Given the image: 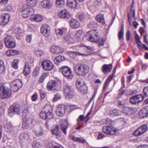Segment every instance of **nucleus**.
<instances>
[{
	"label": "nucleus",
	"instance_id": "nucleus-39",
	"mask_svg": "<svg viewBox=\"0 0 148 148\" xmlns=\"http://www.w3.org/2000/svg\"><path fill=\"white\" fill-rule=\"evenodd\" d=\"M119 97H117L116 99V101L117 102L119 106L121 108L124 107L125 104V103L124 101L120 100Z\"/></svg>",
	"mask_w": 148,
	"mask_h": 148
},
{
	"label": "nucleus",
	"instance_id": "nucleus-41",
	"mask_svg": "<svg viewBox=\"0 0 148 148\" xmlns=\"http://www.w3.org/2000/svg\"><path fill=\"white\" fill-rule=\"evenodd\" d=\"M5 71V67L3 61L0 60V74L2 73Z\"/></svg>",
	"mask_w": 148,
	"mask_h": 148
},
{
	"label": "nucleus",
	"instance_id": "nucleus-10",
	"mask_svg": "<svg viewBox=\"0 0 148 148\" xmlns=\"http://www.w3.org/2000/svg\"><path fill=\"white\" fill-rule=\"evenodd\" d=\"M41 65L45 70L48 71L51 70L53 67L52 62L48 60H43L41 63Z\"/></svg>",
	"mask_w": 148,
	"mask_h": 148
},
{
	"label": "nucleus",
	"instance_id": "nucleus-47",
	"mask_svg": "<svg viewBox=\"0 0 148 148\" xmlns=\"http://www.w3.org/2000/svg\"><path fill=\"white\" fill-rule=\"evenodd\" d=\"M33 122V120L31 118H29L28 117H25L24 119L23 122L27 124H29V125H31Z\"/></svg>",
	"mask_w": 148,
	"mask_h": 148
},
{
	"label": "nucleus",
	"instance_id": "nucleus-58",
	"mask_svg": "<svg viewBox=\"0 0 148 148\" xmlns=\"http://www.w3.org/2000/svg\"><path fill=\"white\" fill-rule=\"evenodd\" d=\"M64 3V0H56V4L57 6H60L62 5H63Z\"/></svg>",
	"mask_w": 148,
	"mask_h": 148
},
{
	"label": "nucleus",
	"instance_id": "nucleus-20",
	"mask_svg": "<svg viewBox=\"0 0 148 148\" xmlns=\"http://www.w3.org/2000/svg\"><path fill=\"white\" fill-rule=\"evenodd\" d=\"M58 16L61 18L69 19L70 17V15L66 10H61L58 13Z\"/></svg>",
	"mask_w": 148,
	"mask_h": 148
},
{
	"label": "nucleus",
	"instance_id": "nucleus-1",
	"mask_svg": "<svg viewBox=\"0 0 148 148\" xmlns=\"http://www.w3.org/2000/svg\"><path fill=\"white\" fill-rule=\"evenodd\" d=\"M96 29H93L87 32L86 36L87 39L91 42H95L99 47L102 45V39L100 38L98 39V37L100 36L101 31L96 32Z\"/></svg>",
	"mask_w": 148,
	"mask_h": 148
},
{
	"label": "nucleus",
	"instance_id": "nucleus-52",
	"mask_svg": "<svg viewBox=\"0 0 148 148\" xmlns=\"http://www.w3.org/2000/svg\"><path fill=\"white\" fill-rule=\"evenodd\" d=\"M61 98V96L60 94L58 93H57L56 94L53 99L52 101L53 102H55L56 101L60 99Z\"/></svg>",
	"mask_w": 148,
	"mask_h": 148
},
{
	"label": "nucleus",
	"instance_id": "nucleus-6",
	"mask_svg": "<svg viewBox=\"0 0 148 148\" xmlns=\"http://www.w3.org/2000/svg\"><path fill=\"white\" fill-rule=\"evenodd\" d=\"M5 43L8 48H14L15 47L16 43L13 40V38L9 35H7L5 38Z\"/></svg>",
	"mask_w": 148,
	"mask_h": 148
},
{
	"label": "nucleus",
	"instance_id": "nucleus-14",
	"mask_svg": "<svg viewBox=\"0 0 148 148\" xmlns=\"http://www.w3.org/2000/svg\"><path fill=\"white\" fill-rule=\"evenodd\" d=\"M10 18V16L7 13L1 15L0 17V23L1 25H4L8 23Z\"/></svg>",
	"mask_w": 148,
	"mask_h": 148
},
{
	"label": "nucleus",
	"instance_id": "nucleus-25",
	"mask_svg": "<svg viewBox=\"0 0 148 148\" xmlns=\"http://www.w3.org/2000/svg\"><path fill=\"white\" fill-rule=\"evenodd\" d=\"M40 3L41 6L45 8L49 9L52 6L51 3L48 0H44L41 1Z\"/></svg>",
	"mask_w": 148,
	"mask_h": 148
},
{
	"label": "nucleus",
	"instance_id": "nucleus-33",
	"mask_svg": "<svg viewBox=\"0 0 148 148\" xmlns=\"http://www.w3.org/2000/svg\"><path fill=\"white\" fill-rule=\"evenodd\" d=\"M84 34L83 31L81 30H78L76 33V39L78 41H80L83 38Z\"/></svg>",
	"mask_w": 148,
	"mask_h": 148
},
{
	"label": "nucleus",
	"instance_id": "nucleus-46",
	"mask_svg": "<svg viewBox=\"0 0 148 148\" xmlns=\"http://www.w3.org/2000/svg\"><path fill=\"white\" fill-rule=\"evenodd\" d=\"M97 26V24L93 21H90L88 25V27L90 28L95 27Z\"/></svg>",
	"mask_w": 148,
	"mask_h": 148
},
{
	"label": "nucleus",
	"instance_id": "nucleus-62",
	"mask_svg": "<svg viewBox=\"0 0 148 148\" xmlns=\"http://www.w3.org/2000/svg\"><path fill=\"white\" fill-rule=\"evenodd\" d=\"M112 123V121L109 118H107L105 120L106 124L107 125H111Z\"/></svg>",
	"mask_w": 148,
	"mask_h": 148
},
{
	"label": "nucleus",
	"instance_id": "nucleus-16",
	"mask_svg": "<svg viewBox=\"0 0 148 148\" xmlns=\"http://www.w3.org/2000/svg\"><path fill=\"white\" fill-rule=\"evenodd\" d=\"M66 107L63 105L58 106L56 110V114L59 116H62L65 112Z\"/></svg>",
	"mask_w": 148,
	"mask_h": 148
},
{
	"label": "nucleus",
	"instance_id": "nucleus-7",
	"mask_svg": "<svg viewBox=\"0 0 148 148\" xmlns=\"http://www.w3.org/2000/svg\"><path fill=\"white\" fill-rule=\"evenodd\" d=\"M102 131L107 134L112 135H116L117 134V130L112 126H103Z\"/></svg>",
	"mask_w": 148,
	"mask_h": 148
},
{
	"label": "nucleus",
	"instance_id": "nucleus-30",
	"mask_svg": "<svg viewBox=\"0 0 148 148\" xmlns=\"http://www.w3.org/2000/svg\"><path fill=\"white\" fill-rule=\"evenodd\" d=\"M70 26L72 28H77L80 26L79 21L75 19L71 20L70 22Z\"/></svg>",
	"mask_w": 148,
	"mask_h": 148
},
{
	"label": "nucleus",
	"instance_id": "nucleus-3",
	"mask_svg": "<svg viewBox=\"0 0 148 148\" xmlns=\"http://www.w3.org/2000/svg\"><path fill=\"white\" fill-rule=\"evenodd\" d=\"M12 95V91L8 88L4 86L0 87V98L2 99H7Z\"/></svg>",
	"mask_w": 148,
	"mask_h": 148
},
{
	"label": "nucleus",
	"instance_id": "nucleus-64",
	"mask_svg": "<svg viewBox=\"0 0 148 148\" xmlns=\"http://www.w3.org/2000/svg\"><path fill=\"white\" fill-rule=\"evenodd\" d=\"M79 20L81 21H83L85 19V17L84 14H81L79 15L78 17Z\"/></svg>",
	"mask_w": 148,
	"mask_h": 148
},
{
	"label": "nucleus",
	"instance_id": "nucleus-45",
	"mask_svg": "<svg viewBox=\"0 0 148 148\" xmlns=\"http://www.w3.org/2000/svg\"><path fill=\"white\" fill-rule=\"evenodd\" d=\"M56 34L58 36H61L63 34V30L62 28L57 29L55 30Z\"/></svg>",
	"mask_w": 148,
	"mask_h": 148
},
{
	"label": "nucleus",
	"instance_id": "nucleus-36",
	"mask_svg": "<svg viewBox=\"0 0 148 148\" xmlns=\"http://www.w3.org/2000/svg\"><path fill=\"white\" fill-rule=\"evenodd\" d=\"M64 58L63 56H59L56 57L54 60V63L56 64H58L64 60Z\"/></svg>",
	"mask_w": 148,
	"mask_h": 148
},
{
	"label": "nucleus",
	"instance_id": "nucleus-54",
	"mask_svg": "<svg viewBox=\"0 0 148 148\" xmlns=\"http://www.w3.org/2000/svg\"><path fill=\"white\" fill-rule=\"evenodd\" d=\"M13 31L16 34L21 33L22 32V30L18 27H16L14 29Z\"/></svg>",
	"mask_w": 148,
	"mask_h": 148
},
{
	"label": "nucleus",
	"instance_id": "nucleus-23",
	"mask_svg": "<svg viewBox=\"0 0 148 148\" xmlns=\"http://www.w3.org/2000/svg\"><path fill=\"white\" fill-rule=\"evenodd\" d=\"M116 69V66H115L114 70V73L112 74L111 75L109 76L103 86V90H105V89L108 86L110 82L114 76V74L115 73Z\"/></svg>",
	"mask_w": 148,
	"mask_h": 148
},
{
	"label": "nucleus",
	"instance_id": "nucleus-13",
	"mask_svg": "<svg viewBox=\"0 0 148 148\" xmlns=\"http://www.w3.org/2000/svg\"><path fill=\"white\" fill-rule=\"evenodd\" d=\"M40 116L43 119H50L53 118V114L51 111H42L40 112Z\"/></svg>",
	"mask_w": 148,
	"mask_h": 148
},
{
	"label": "nucleus",
	"instance_id": "nucleus-27",
	"mask_svg": "<svg viewBox=\"0 0 148 148\" xmlns=\"http://www.w3.org/2000/svg\"><path fill=\"white\" fill-rule=\"evenodd\" d=\"M112 67V64H111L108 65L105 64L102 66V71L104 73L110 72L111 70Z\"/></svg>",
	"mask_w": 148,
	"mask_h": 148
},
{
	"label": "nucleus",
	"instance_id": "nucleus-44",
	"mask_svg": "<svg viewBox=\"0 0 148 148\" xmlns=\"http://www.w3.org/2000/svg\"><path fill=\"white\" fill-rule=\"evenodd\" d=\"M32 145L34 148H40L41 146L39 142L36 141L33 142L32 143Z\"/></svg>",
	"mask_w": 148,
	"mask_h": 148
},
{
	"label": "nucleus",
	"instance_id": "nucleus-53",
	"mask_svg": "<svg viewBox=\"0 0 148 148\" xmlns=\"http://www.w3.org/2000/svg\"><path fill=\"white\" fill-rule=\"evenodd\" d=\"M124 31L122 29V30L120 31L118 34L119 38V40H121L122 38L123 39V40H124Z\"/></svg>",
	"mask_w": 148,
	"mask_h": 148
},
{
	"label": "nucleus",
	"instance_id": "nucleus-11",
	"mask_svg": "<svg viewBox=\"0 0 148 148\" xmlns=\"http://www.w3.org/2000/svg\"><path fill=\"white\" fill-rule=\"evenodd\" d=\"M50 28L48 25L45 24L41 26L40 32L45 37H48L50 35Z\"/></svg>",
	"mask_w": 148,
	"mask_h": 148
},
{
	"label": "nucleus",
	"instance_id": "nucleus-29",
	"mask_svg": "<svg viewBox=\"0 0 148 148\" xmlns=\"http://www.w3.org/2000/svg\"><path fill=\"white\" fill-rule=\"evenodd\" d=\"M84 80L81 78H78L76 82V85L77 89H79L81 86L85 85Z\"/></svg>",
	"mask_w": 148,
	"mask_h": 148
},
{
	"label": "nucleus",
	"instance_id": "nucleus-34",
	"mask_svg": "<svg viewBox=\"0 0 148 148\" xmlns=\"http://www.w3.org/2000/svg\"><path fill=\"white\" fill-rule=\"evenodd\" d=\"M51 133L56 136H59L60 134V131L59 129V127L58 125H56L54 128L52 129L51 130Z\"/></svg>",
	"mask_w": 148,
	"mask_h": 148
},
{
	"label": "nucleus",
	"instance_id": "nucleus-32",
	"mask_svg": "<svg viewBox=\"0 0 148 148\" xmlns=\"http://www.w3.org/2000/svg\"><path fill=\"white\" fill-rule=\"evenodd\" d=\"M30 71V66L28 63L25 64L24 67L23 73L25 75H27L29 74Z\"/></svg>",
	"mask_w": 148,
	"mask_h": 148
},
{
	"label": "nucleus",
	"instance_id": "nucleus-40",
	"mask_svg": "<svg viewBox=\"0 0 148 148\" xmlns=\"http://www.w3.org/2000/svg\"><path fill=\"white\" fill-rule=\"evenodd\" d=\"M4 128L8 132H10L12 129V126L10 123H7L5 124Z\"/></svg>",
	"mask_w": 148,
	"mask_h": 148
},
{
	"label": "nucleus",
	"instance_id": "nucleus-51",
	"mask_svg": "<svg viewBox=\"0 0 148 148\" xmlns=\"http://www.w3.org/2000/svg\"><path fill=\"white\" fill-rule=\"evenodd\" d=\"M40 70V69L39 68H36L33 71V76L35 77L37 76L39 73Z\"/></svg>",
	"mask_w": 148,
	"mask_h": 148
},
{
	"label": "nucleus",
	"instance_id": "nucleus-17",
	"mask_svg": "<svg viewBox=\"0 0 148 148\" xmlns=\"http://www.w3.org/2000/svg\"><path fill=\"white\" fill-rule=\"evenodd\" d=\"M64 51L63 48L58 46H53L51 48V52L56 54L61 53Z\"/></svg>",
	"mask_w": 148,
	"mask_h": 148
},
{
	"label": "nucleus",
	"instance_id": "nucleus-9",
	"mask_svg": "<svg viewBox=\"0 0 148 148\" xmlns=\"http://www.w3.org/2000/svg\"><path fill=\"white\" fill-rule=\"evenodd\" d=\"M22 86L21 81L18 79H15L10 84L11 88L14 91H16L19 88H21Z\"/></svg>",
	"mask_w": 148,
	"mask_h": 148
},
{
	"label": "nucleus",
	"instance_id": "nucleus-2",
	"mask_svg": "<svg viewBox=\"0 0 148 148\" xmlns=\"http://www.w3.org/2000/svg\"><path fill=\"white\" fill-rule=\"evenodd\" d=\"M74 70L77 75L84 76L88 73L89 67L84 64H73Z\"/></svg>",
	"mask_w": 148,
	"mask_h": 148
},
{
	"label": "nucleus",
	"instance_id": "nucleus-5",
	"mask_svg": "<svg viewBox=\"0 0 148 148\" xmlns=\"http://www.w3.org/2000/svg\"><path fill=\"white\" fill-rule=\"evenodd\" d=\"M60 71L66 78L71 79L73 77V72L71 69L67 66H64L60 69Z\"/></svg>",
	"mask_w": 148,
	"mask_h": 148
},
{
	"label": "nucleus",
	"instance_id": "nucleus-57",
	"mask_svg": "<svg viewBox=\"0 0 148 148\" xmlns=\"http://www.w3.org/2000/svg\"><path fill=\"white\" fill-rule=\"evenodd\" d=\"M137 100H138V103L141 102L144 99V98L143 96L140 95H137Z\"/></svg>",
	"mask_w": 148,
	"mask_h": 148
},
{
	"label": "nucleus",
	"instance_id": "nucleus-61",
	"mask_svg": "<svg viewBox=\"0 0 148 148\" xmlns=\"http://www.w3.org/2000/svg\"><path fill=\"white\" fill-rule=\"evenodd\" d=\"M32 35L29 34L26 36V40L27 42H31L32 38Z\"/></svg>",
	"mask_w": 148,
	"mask_h": 148
},
{
	"label": "nucleus",
	"instance_id": "nucleus-21",
	"mask_svg": "<svg viewBox=\"0 0 148 148\" xmlns=\"http://www.w3.org/2000/svg\"><path fill=\"white\" fill-rule=\"evenodd\" d=\"M122 110L124 114L127 115L133 114L134 113L133 108L126 107L124 108Z\"/></svg>",
	"mask_w": 148,
	"mask_h": 148
},
{
	"label": "nucleus",
	"instance_id": "nucleus-4",
	"mask_svg": "<svg viewBox=\"0 0 148 148\" xmlns=\"http://www.w3.org/2000/svg\"><path fill=\"white\" fill-rule=\"evenodd\" d=\"M63 89L65 97L68 99L72 98L74 94L71 86L67 84L64 83Z\"/></svg>",
	"mask_w": 148,
	"mask_h": 148
},
{
	"label": "nucleus",
	"instance_id": "nucleus-38",
	"mask_svg": "<svg viewBox=\"0 0 148 148\" xmlns=\"http://www.w3.org/2000/svg\"><path fill=\"white\" fill-rule=\"evenodd\" d=\"M63 40L66 43L69 44H73L74 42V39L70 36H66L64 38Z\"/></svg>",
	"mask_w": 148,
	"mask_h": 148
},
{
	"label": "nucleus",
	"instance_id": "nucleus-37",
	"mask_svg": "<svg viewBox=\"0 0 148 148\" xmlns=\"http://www.w3.org/2000/svg\"><path fill=\"white\" fill-rule=\"evenodd\" d=\"M46 148H64L62 145H55L52 143H49L47 145Z\"/></svg>",
	"mask_w": 148,
	"mask_h": 148
},
{
	"label": "nucleus",
	"instance_id": "nucleus-31",
	"mask_svg": "<svg viewBox=\"0 0 148 148\" xmlns=\"http://www.w3.org/2000/svg\"><path fill=\"white\" fill-rule=\"evenodd\" d=\"M121 111L118 110H110L109 112V115L112 116H119L121 115Z\"/></svg>",
	"mask_w": 148,
	"mask_h": 148
},
{
	"label": "nucleus",
	"instance_id": "nucleus-42",
	"mask_svg": "<svg viewBox=\"0 0 148 148\" xmlns=\"http://www.w3.org/2000/svg\"><path fill=\"white\" fill-rule=\"evenodd\" d=\"M79 89H78L80 92L83 93H87V88L85 84L83 86H82Z\"/></svg>",
	"mask_w": 148,
	"mask_h": 148
},
{
	"label": "nucleus",
	"instance_id": "nucleus-19",
	"mask_svg": "<svg viewBox=\"0 0 148 148\" xmlns=\"http://www.w3.org/2000/svg\"><path fill=\"white\" fill-rule=\"evenodd\" d=\"M69 126V123L66 120H64L60 125V129L63 133L66 135L67 134L66 130Z\"/></svg>",
	"mask_w": 148,
	"mask_h": 148
},
{
	"label": "nucleus",
	"instance_id": "nucleus-56",
	"mask_svg": "<svg viewBox=\"0 0 148 148\" xmlns=\"http://www.w3.org/2000/svg\"><path fill=\"white\" fill-rule=\"evenodd\" d=\"M143 93L144 95L148 97V86L144 88L143 90Z\"/></svg>",
	"mask_w": 148,
	"mask_h": 148
},
{
	"label": "nucleus",
	"instance_id": "nucleus-55",
	"mask_svg": "<svg viewBox=\"0 0 148 148\" xmlns=\"http://www.w3.org/2000/svg\"><path fill=\"white\" fill-rule=\"evenodd\" d=\"M40 96L41 99H43L46 95L45 91L42 90H40Z\"/></svg>",
	"mask_w": 148,
	"mask_h": 148
},
{
	"label": "nucleus",
	"instance_id": "nucleus-18",
	"mask_svg": "<svg viewBox=\"0 0 148 148\" xmlns=\"http://www.w3.org/2000/svg\"><path fill=\"white\" fill-rule=\"evenodd\" d=\"M148 115V107L143 108L139 112V116L140 118L146 117Z\"/></svg>",
	"mask_w": 148,
	"mask_h": 148
},
{
	"label": "nucleus",
	"instance_id": "nucleus-28",
	"mask_svg": "<svg viewBox=\"0 0 148 148\" xmlns=\"http://www.w3.org/2000/svg\"><path fill=\"white\" fill-rule=\"evenodd\" d=\"M33 131L36 136H40L43 134V130L41 127H39L34 129Z\"/></svg>",
	"mask_w": 148,
	"mask_h": 148
},
{
	"label": "nucleus",
	"instance_id": "nucleus-60",
	"mask_svg": "<svg viewBox=\"0 0 148 148\" xmlns=\"http://www.w3.org/2000/svg\"><path fill=\"white\" fill-rule=\"evenodd\" d=\"M30 125L25 122H23L22 125V128L23 129H27L29 127Z\"/></svg>",
	"mask_w": 148,
	"mask_h": 148
},
{
	"label": "nucleus",
	"instance_id": "nucleus-49",
	"mask_svg": "<svg viewBox=\"0 0 148 148\" xmlns=\"http://www.w3.org/2000/svg\"><path fill=\"white\" fill-rule=\"evenodd\" d=\"M29 137V135L26 133H24L22 134L19 136V138L21 140L27 139Z\"/></svg>",
	"mask_w": 148,
	"mask_h": 148
},
{
	"label": "nucleus",
	"instance_id": "nucleus-8",
	"mask_svg": "<svg viewBox=\"0 0 148 148\" xmlns=\"http://www.w3.org/2000/svg\"><path fill=\"white\" fill-rule=\"evenodd\" d=\"M147 125H143L136 130L133 134L135 136H138L143 134L147 131Z\"/></svg>",
	"mask_w": 148,
	"mask_h": 148
},
{
	"label": "nucleus",
	"instance_id": "nucleus-48",
	"mask_svg": "<svg viewBox=\"0 0 148 148\" xmlns=\"http://www.w3.org/2000/svg\"><path fill=\"white\" fill-rule=\"evenodd\" d=\"M34 53L38 57H40L42 55L43 52L41 50L37 49L34 50Z\"/></svg>",
	"mask_w": 148,
	"mask_h": 148
},
{
	"label": "nucleus",
	"instance_id": "nucleus-22",
	"mask_svg": "<svg viewBox=\"0 0 148 148\" xmlns=\"http://www.w3.org/2000/svg\"><path fill=\"white\" fill-rule=\"evenodd\" d=\"M56 82L54 80H52L49 82L47 85V87L49 90H54L56 88Z\"/></svg>",
	"mask_w": 148,
	"mask_h": 148
},
{
	"label": "nucleus",
	"instance_id": "nucleus-12",
	"mask_svg": "<svg viewBox=\"0 0 148 148\" xmlns=\"http://www.w3.org/2000/svg\"><path fill=\"white\" fill-rule=\"evenodd\" d=\"M34 12V9L32 8L27 7L24 8L21 11V13L23 16L24 18H26L29 16L32 15Z\"/></svg>",
	"mask_w": 148,
	"mask_h": 148
},
{
	"label": "nucleus",
	"instance_id": "nucleus-59",
	"mask_svg": "<svg viewBox=\"0 0 148 148\" xmlns=\"http://www.w3.org/2000/svg\"><path fill=\"white\" fill-rule=\"evenodd\" d=\"M96 19L98 22L101 23L102 21V14H99L97 15L96 17Z\"/></svg>",
	"mask_w": 148,
	"mask_h": 148
},
{
	"label": "nucleus",
	"instance_id": "nucleus-43",
	"mask_svg": "<svg viewBox=\"0 0 148 148\" xmlns=\"http://www.w3.org/2000/svg\"><path fill=\"white\" fill-rule=\"evenodd\" d=\"M137 95L132 97L130 99V102L133 104L138 103Z\"/></svg>",
	"mask_w": 148,
	"mask_h": 148
},
{
	"label": "nucleus",
	"instance_id": "nucleus-50",
	"mask_svg": "<svg viewBox=\"0 0 148 148\" xmlns=\"http://www.w3.org/2000/svg\"><path fill=\"white\" fill-rule=\"evenodd\" d=\"M19 60L18 59H15L12 62V67L15 69H17L18 68V63Z\"/></svg>",
	"mask_w": 148,
	"mask_h": 148
},
{
	"label": "nucleus",
	"instance_id": "nucleus-26",
	"mask_svg": "<svg viewBox=\"0 0 148 148\" xmlns=\"http://www.w3.org/2000/svg\"><path fill=\"white\" fill-rule=\"evenodd\" d=\"M43 19V17L42 16L38 15H33L31 16L30 20L32 21L36 22L40 21Z\"/></svg>",
	"mask_w": 148,
	"mask_h": 148
},
{
	"label": "nucleus",
	"instance_id": "nucleus-35",
	"mask_svg": "<svg viewBox=\"0 0 148 148\" xmlns=\"http://www.w3.org/2000/svg\"><path fill=\"white\" fill-rule=\"evenodd\" d=\"M37 2V0H26L27 4L29 7H33L34 6Z\"/></svg>",
	"mask_w": 148,
	"mask_h": 148
},
{
	"label": "nucleus",
	"instance_id": "nucleus-24",
	"mask_svg": "<svg viewBox=\"0 0 148 148\" xmlns=\"http://www.w3.org/2000/svg\"><path fill=\"white\" fill-rule=\"evenodd\" d=\"M67 4L68 7L75 8H76L78 5L76 0H68Z\"/></svg>",
	"mask_w": 148,
	"mask_h": 148
},
{
	"label": "nucleus",
	"instance_id": "nucleus-63",
	"mask_svg": "<svg viewBox=\"0 0 148 148\" xmlns=\"http://www.w3.org/2000/svg\"><path fill=\"white\" fill-rule=\"evenodd\" d=\"M11 56L19 53V51L16 50L11 49Z\"/></svg>",
	"mask_w": 148,
	"mask_h": 148
},
{
	"label": "nucleus",
	"instance_id": "nucleus-15",
	"mask_svg": "<svg viewBox=\"0 0 148 148\" xmlns=\"http://www.w3.org/2000/svg\"><path fill=\"white\" fill-rule=\"evenodd\" d=\"M21 112V107L19 105H13L11 106L8 110L9 114H11V112H14L15 114H19Z\"/></svg>",
	"mask_w": 148,
	"mask_h": 148
}]
</instances>
